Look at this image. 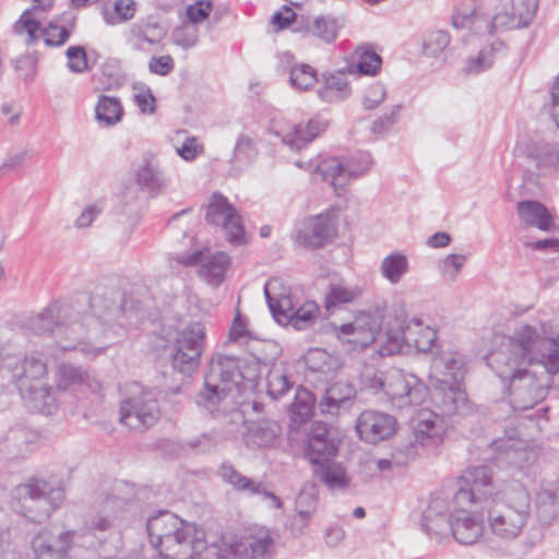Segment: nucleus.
<instances>
[{"instance_id": "nucleus-1", "label": "nucleus", "mask_w": 559, "mask_h": 559, "mask_svg": "<svg viewBox=\"0 0 559 559\" xmlns=\"http://www.w3.org/2000/svg\"><path fill=\"white\" fill-rule=\"evenodd\" d=\"M133 310L128 308L126 294L116 287L97 288L90 298V312H80L70 304L52 302L40 313L27 319V328L37 335L50 334L58 346L96 357L108 345L102 344L110 332L123 324L118 320Z\"/></svg>"}, {"instance_id": "nucleus-2", "label": "nucleus", "mask_w": 559, "mask_h": 559, "mask_svg": "<svg viewBox=\"0 0 559 559\" xmlns=\"http://www.w3.org/2000/svg\"><path fill=\"white\" fill-rule=\"evenodd\" d=\"M489 498V468L487 459L479 465L467 467L456 480V489L449 502L435 496L423 514L421 527L430 537H440L450 531L463 545L476 543L483 535V515H469L473 504Z\"/></svg>"}, {"instance_id": "nucleus-3", "label": "nucleus", "mask_w": 559, "mask_h": 559, "mask_svg": "<svg viewBox=\"0 0 559 559\" xmlns=\"http://www.w3.org/2000/svg\"><path fill=\"white\" fill-rule=\"evenodd\" d=\"M514 355L520 356L521 361L514 364L508 374L498 376L501 378V384L508 391L513 388L514 395H520V390L527 388L530 391L536 388L535 377L521 365L527 362L532 365L538 362L544 366L548 373L559 371V336L556 338L539 337L536 331L531 326H524L518 334L514 345Z\"/></svg>"}, {"instance_id": "nucleus-4", "label": "nucleus", "mask_w": 559, "mask_h": 559, "mask_svg": "<svg viewBox=\"0 0 559 559\" xmlns=\"http://www.w3.org/2000/svg\"><path fill=\"white\" fill-rule=\"evenodd\" d=\"M159 335L166 343L165 349L174 370L191 374L199 368L206 341L203 322L192 321L177 326L165 324L160 328Z\"/></svg>"}, {"instance_id": "nucleus-5", "label": "nucleus", "mask_w": 559, "mask_h": 559, "mask_svg": "<svg viewBox=\"0 0 559 559\" xmlns=\"http://www.w3.org/2000/svg\"><path fill=\"white\" fill-rule=\"evenodd\" d=\"M17 490L24 515L37 523L47 520L66 499L64 489L59 484L37 477L29 478Z\"/></svg>"}, {"instance_id": "nucleus-6", "label": "nucleus", "mask_w": 559, "mask_h": 559, "mask_svg": "<svg viewBox=\"0 0 559 559\" xmlns=\"http://www.w3.org/2000/svg\"><path fill=\"white\" fill-rule=\"evenodd\" d=\"M399 331L396 334L386 332V343L379 348L381 356H391L401 350L402 342L413 346L419 353H428L437 341V331L425 324L420 318L397 319Z\"/></svg>"}, {"instance_id": "nucleus-7", "label": "nucleus", "mask_w": 559, "mask_h": 559, "mask_svg": "<svg viewBox=\"0 0 559 559\" xmlns=\"http://www.w3.org/2000/svg\"><path fill=\"white\" fill-rule=\"evenodd\" d=\"M160 416L159 403L152 390H142L120 404V421L132 430L145 431L153 427Z\"/></svg>"}, {"instance_id": "nucleus-8", "label": "nucleus", "mask_w": 559, "mask_h": 559, "mask_svg": "<svg viewBox=\"0 0 559 559\" xmlns=\"http://www.w3.org/2000/svg\"><path fill=\"white\" fill-rule=\"evenodd\" d=\"M383 319V308L361 311L353 322L340 326L338 336L346 337L345 341L352 344L354 349H365L378 338H386V332L382 334Z\"/></svg>"}, {"instance_id": "nucleus-9", "label": "nucleus", "mask_w": 559, "mask_h": 559, "mask_svg": "<svg viewBox=\"0 0 559 559\" xmlns=\"http://www.w3.org/2000/svg\"><path fill=\"white\" fill-rule=\"evenodd\" d=\"M264 296L273 318L280 324H290L294 329L302 331L317 321L319 306L314 301H307L295 308L290 296L274 297L267 286L264 287Z\"/></svg>"}, {"instance_id": "nucleus-10", "label": "nucleus", "mask_w": 559, "mask_h": 559, "mask_svg": "<svg viewBox=\"0 0 559 559\" xmlns=\"http://www.w3.org/2000/svg\"><path fill=\"white\" fill-rule=\"evenodd\" d=\"M205 219L209 224L221 227L226 240L235 246L245 243L246 235L241 216L221 192H214L206 205Z\"/></svg>"}, {"instance_id": "nucleus-11", "label": "nucleus", "mask_w": 559, "mask_h": 559, "mask_svg": "<svg viewBox=\"0 0 559 559\" xmlns=\"http://www.w3.org/2000/svg\"><path fill=\"white\" fill-rule=\"evenodd\" d=\"M372 159L368 153H359L345 163L337 157H330L317 165L316 171L324 181L330 182L335 191L344 190L349 179L366 174Z\"/></svg>"}, {"instance_id": "nucleus-12", "label": "nucleus", "mask_w": 559, "mask_h": 559, "mask_svg": "<svg viewBox=\"0 0 559 559\" xmlns=\"http://www.w3.org/2000/svg\"><path fill=\"white\" fill-rule=\"evenodd\" d=\"M385 394L399 407L420 405L428 395V388L415 374L394 370L388 374Z\"/></svg>"}, {"instance_id": "nucleus-13", "label": "nucleus", "mask_w": 559, "mask_h": 559, "mask_svg": "<svg viewBox=\"0 0 559 559\" xmlns=\"http://www.w3.org/2000/svg\"><path fill=\"white\" fill-rule=\"evenodd\" d=\"M162 559H197L203 550H207L205 540L198 537V532L191 524L153 545Z\"/></svg>"}, {"instance_id": "nucleus-14", "label": "nucleus", "mask_w": 559, "mask_h": 559, "mask_svg": "<svg viewBox=\"0 0 559 559\" xmlns=\"http://www.w3.org/2000/svg\"><path fill=\"white\" fill-rule=\"evenodd\" d=\"M76 536L73 530L41 528L32 539L34 559H67Z\"/></svg>"}, {"instance_id": "nucleus-15", "label": "nucleus", "mask_w": 559, "mask_h": 559, "mask_svg": "<svg viewBox=\"0 0 559 559\" xmlns=\"http://www.w3.org/2000/svg\"><path fill=\"white\" fill-rule=\"evenodd\" d=\"M246 361L236 356L215 354L212 356L204 372V379L214 382L231 393L243 385L247 376L243 372Z\"/></svg>"}, {"instance_id": "nucleus-16", "label": "nucleus", "mask_w": 559, "mask_h": 559, "mask_svg": "<svg viewBox=\"0 0 559 559\" xmlns=\"http://www.w3.org/2000/svg\"><path fill=\"white\" fill-rule=\"evenodd\" d=\"M431 401L436 415L442 417L465 416L475 412L461 384L450 383L447 379H438V384L431 391Z\"/></svg>"}, {"instance_id": "nucleus-17", "label": "nucleus", "mask_w": 559, "mask_h": 559, "mask_svg": "<svg viewBox=\"0 0 559 559\" xmlns=\"http://www.w3.org/2000/svg\"><path fill=\"white\" fill-rule=\"evenodd\" d=\"M516 506L495 504L496 515L491 522V531L504 538H514L524 526L527 519L528 495L525 490L514 491Z\"/></svg>"}, {"instance_id": "nucleus-18", "label": "nucleus", "mask_w": 559, "mask_h": 559, "mask_svg": "<svg viewBox=\"0 0 559 559\" xmlns=\"http://www.w3.org/2000/svg\"><path fill=\"white\" fill-rule=\"evenodd\" d=\"M536 460V452L526 441L515 438L513 435L507 439L498 438L491 442V462L496 465H509L515 468H524Z\"/></svg>"}, {"instance_id": "nucleus-19", "label": "nucleus", "mask_w": 559, "mask_h": 559, "mask_svg": "<svg viewBox=\"0 0 559 559\" xmlns=\"http://www.w3.org/2000/svg\"><path fill=\"white\" fill-rule=\"evenodd\" d=\"M47 372L46 364L35 357H25L21 365V371L15 373L20 390H26L35 394L36 397L44 400V407L47 413H51L55 405L53 388L37 386Z\"/></svg>"}, {"instance_id": "nucleus-20", "label": "nucleus", "mask_w": 559, "mask_h": 559, "mask_svg": "<svg viewBox=\"0 0 559 559\" xmlns=\"http://www.w3.org/2000/svg\"><path fill=\"white\" fill-rule=\"evenodd\" d=\"M55 390L58 393H70L79 397V394L98 392L100 383L83 367L63 362L56 373Z\"/></svg>"}, {"instance_id": "nucleus-21", "label": "nucleus", "mask_w": 559, "mask_h": 559, "mask_svg": "<svg viewBox=\"0 0 559 559\" xmlns=\"http://www.w3.org/2000/svg\"><path fill=\"white\" fill-rule=\"evenodd\" d=\"M396 425V419L392 415L367 409L358 416L355 428L361 440L376 444L393 436Z\"/></svg>"}, {"instance_id": "nucleus-22", "label": "nucleus", "mask_w": 559, "mask_h": 559, "mask_svg": "<svg viewBox=\"0 0 559 559\" xmlns=\"http://www.w3.org/2000/svg\"><path fill=\"white\" fill-rule=\"evenodd\" d=\"M167 35V28L157 15H148L133 23L126 34L127 44L138 51H147L145 45L157 46Z\"/></svg>"}, {"instance_id": "nucleus-23", "label": "nucleus", "mask_w": 559, "mask_h": 559, "mask_svg": "<svg viewBox=\"0 0 559 559\" xmlns=\"http://www.w3.org/2000/svg\"><path fill=\"white\" fill-rule=\"evenodd\" d=\"M538 8L537 0H521L514 4L507 2L496 8V13L491 17V28H520L527 26L535 17Z\"/></svg>"}, {"instance_id": "nucleus-24", "label": "nucleus", "mask_w": 559, "mask_h": 559, "mask_svg": "<svg viewBox=\"0 0 559 559\" xmlns=\"http://www.w3.org/2000/svg\"><path fill=\"white\" fill-rule=\"evenodd\" d=\"M336 224L331 214H320L309 219L307 227L299 230L296 242L306 249H318L332 241L336 235Z\"/></svg>"}, {"instance_id": "nucleus-25", "label": "nucleus", "mask_w": 559, "mask_h": 559, "mask_svg": "<svg viewBox=\"0 0 559 559\" xmlns=\"http://www.w3.org/2000/svg\"><path fill=\"white\" fill-rule=\"evenodd\" d=\"M328 128V121L321 117H313L307 122H300L289 126L276 132L282 142L292 150L299 151L316 138L323 133Z\"/></svg>"}, {"instance_id": "nucleus-26", "label": "nucleus", "mask_w": 559, "mask_h": 559, "mask_svg": "<svg viewBox=\"0 0 559 559\" xmlns=\"http://www.w3.org/2000/svg\"><path fill=\"white\" fill-rule=\"evenodd\" d=\"M135 181L141 190L155 198L167 188L169 178L160 168L155 156L152 153H146L142 164L135 170Z\"/></svg>"}, {"instance_id": "nucleus-27", "label": "nucleus", "mask_w": 559, "mask_h": 559, "mask_svg": "<svg viewBox=\"0 0 559 559\" xmlns=\"http://www.w3.org/2000/svg\"><path fill=\"white\" fill-rule=\"evenodd\" d=\"M356 397L355 386L347 381H337L324 392L319 407L323 414L341 415L348 413Z\"/></svg>"}, {"instance_id": "nucleus-28", "label": "nucleus", "mask_w": 559, "mask_h": 559, "mask_svg": "<svg viewBox=\"0 0 559 559\" xmlns=\"http://www.w3.org/2000/svg\"><path fill=\"white\" fill-rule=\"evenodd\" d=\"M313 478L330 491H344L350 485V477L342 463L334 459L312 465Z\"/></svg>"}, {"instance_id": "nucleus-29", "label": "nucleus", "mask_w": 559, "mask_h": 559, "mask_svg": "<svg viewBox=\"0 0 559 559\" xmlns=\"http://www.w3.org/2000/svg\"><path fill=\"white\" fill-rule=\"evenodd\" d=\"M230 263L229 257L225 252H216L205 261L203 253L195 251L185 261L187 265L201 264V275L211 284L219 285L224 277L226 270Z\"/></svg>"}, {"instance_id": "nucleus-30", "label": "nucleus", "mask_w": 559, "mask_h": 559, "mask_svg": "<svg viewBox=\"0 0 559 559\" xmlns=\"http://www.w3.org/2000/svg\"><path fill=\"white\" fill-rule=\"evenodd\" d=\"M189 525L176 514L169 511H159L157 514L148 518L146 530L151 545H160L165 537L177 533V531Z\"/></svg>"}, {"instance_id": "nucleus-31", "label": "nucleus", "mask_w": 559, "mask_h": 559, "mask_svg": "<svg viewBox=\"0 0 559 559\" xmlns=\"http://www.w3.org/2000/svg\"><path fill=\"white\" fill-rule=\"evenodd\" d=\"M516 212L521 222L527 226H535L544 231H548L555 226L551 214L538 201H520L516 204Z\"/></svg>"}, {"instance_id": "nucleus-32", "label": "nucleus", "mask_w": 559, "mask_h": 559, "mask_svg": "<svg viewBox=\"0 0 559 559\" xmlns=\"http://www.w3.org/2000/svg\"><path fill=\"white\" fill-rule=\"evenodd\" d=\"M452 26L456 29L472 28L474 31L489 29L486 14L479 11L476 0H464L452 15Z\"/></svg>"}, {"instance_id": "nucleus-33", "label": "nucleus", "mask_w": 559, "mask_h": 559, "mask_svg": "<svg viewBox=\"0 0 559 559\" xmlns=\"http://www.w3.org/2000/svg\"><path fill=\"white\" fill-rule=\"evenodd\" d=\"M281 431V426L271 419L250 421L247 426L245 440L251 447H270L280 437Z\"/></svg>"}, {"instance_id": "nucleus-34", "label": "nucleus", "mask_w": 559, "mask_h": 559, "mask_svg": "<svg viewBox=\"0 0 559 559\" xmlns=\"http://www.w3.org/2000/svg\"><path fill=\"white\" fill-rule=\"evenodd\" d=\"M432 369L450 383L461 384L465 373V358L457 353H439L432 358Z\"/></svg>"}, {"instance_id": "nucleus-35", "label": "nucleus", "mask_w": 559, "mask_h": 559, "mask_svg": "<svg viewBox=\"0 0 559 559\" xmlns=\"http://www.w3.org/2000/svg\"><path fill=\"white\" fill-rule=\"evenodd\" d=\"M228 395L226 389L204 379L203 388L194 396V403L201 413L214 415Z\"/></svg>"}, {"instance_id": "nucleus-36", "label": "nucleus", "mask_w": 559, "mask_h": 559, "mask_svg": "<svg viewBox=\"0 0 559 559\" xmlns=\"http://www.w3.org/2000/svg\"><path fill=\"white\" fill-rule=\"evenodd\" d=\"M296 24L298 29H302L326 43H332L337 35V23L336 20L332 17L318 16L316 19H311L309 16L301 15L300 20H296Z\"/></svg>"}, {"instance_id": "nucleus-37", "label": "nucleus", "mask_w": 559, "mask_h": 559, "mask_svg": "<svg viewBox=\"0 0 559 559\" xmlns=\"http://www.w3.org/2000/svg\"><path fill=\"white\" fill-rule=\"evenodd\" d=\"M123 107L119 98L100 95L95 106V119L102 127H112L121 121Z\"/></svg>"}, {"instance_id": "nucleus-38", "label": "nucleus", "mask_w": 559, "mask_h": 559, "mask_svg": "<svg viewBox=\"0 0 559 559\" xmlns=\"http://www.w3.org/2000/svg\"><path fill=\"white\" fill-rule=\"evenodd\" d=\"M361 296L358 287H346L342 284H330L324 293L323 306L332 313L343 305L350 304Z\"/></svg>"}, {"instance_id": "nucleus-39", "label": "nucleus", "mask_w": 559, "mask_h": 559, "mask_svg": "<svg viewBox=\"0 0 559 559\" xmlns=\"http://www.w3.org/2000/svg\"><path fill=\"white\" fill-rule=\"evenodd\" d=\"M318 93L323 100L330 103L347 97L350 94V88L345 73L336 72L325 76L324 85Z\"/></svg>"}, {"instance_id": "nucleus-40", "label": "nucleus", "mask_w": 559, "mask_h": 559, "mask_svg": "<svg viewBox=\"0 0 559 559\" xmlns=\"http://www.w3.org/2000/svg\"><path fill=\"white\" fill-rule=\"evenodd\" d=\"M259 154L257 141L247 133H241L236 140L230 163L235 167H243L253 163Z\"/></svg>"}, {"instance_id": "nucleus-41", "label": "nucleus", "mask_w": 559, "mask_h": 559, "mask_svg": "<svg viewBox=\"0 0 559 559\" xmlns=\"http://www.w3.org/2000/svg\"><path fill=\"white\" fill-rule=\"evenodd\" d=\"M219 477L238 491H247L249 493H260L261 484L254 483L252 479L240 474L236 467L229 463L224 462L218 468Z\"/></svg>"}, {"instance_id": "nucleus-42", "label": "nucleus", "mask_w": 559, "mask_h": 559, "mask_svg": "<svg viewBox=\"0 0 559 559\" xmlns=\"http://www.w3.org/2000/svg\"><path fill=\"white\" fill-rule=\"evenodd\" d=\"M313 404L314 399L309 390H298L289 409L292 421L296 425L307 423L313 414Z\"/></svg>"}, {"instance_id": "nucleus-43", "label": "nucleus", "mask_w": 559, "mask_h": 559, "mask_svg": "<svg viewBox=\"0 0 559 559\" xmlns=\"http://www.w3.org/2000/svg\"><path fill=\"white\" fill-rule=\"evenodd\" d=\"M337 452V440H308L306 456L312 466L324 461L333 460Z\"/></svg>"}, {"instance_id": "nucleus-44", "label": "nucleus", "mask_w": 559, "mask_h": 559, "mask_svg": "<svg viewBox=\"0 0 559 559\" xmlns=\"http://www.w3.org/2000/svg\"><path fill=\"white\" fill-rule=\"evenodd\" d=\"M382 276L391 284H397L408 271V261L402 253H392L385 257L380 266Z\"/></svg>"}, {"instance_id": "nucleus-45", "label": "nucleus", "mask_w": 559, "mask_h": 559, "mask_svg": "<svg viewBox=\"0 0 559 559\" xmlns=\"http://www.w3.org/2000/svg\"><path fill=\"white\" fill-rule=\"evenodd\" d=\"M289 82L297 90L308 91L318 82V73L310 64H296L290 69Z\"/></svg>"}, {"instance_id": "nucleus-46", "label": "nucleus", "mask_w": 559, "mask_h": 559, "mask_svg": "<svg viewBox=\"0 0 559 559\" xmlns=\"http://www.w3.org/2000/svg\"><path fill=\"white\" fill-rule=\"evenodd\" d=\"M442 432V427L432 418H421L414 427L415 441L423 445L438 442Z\"/></svg>"}, {"instance_id": "nucleus-47", "label": "nucleus", "mask_w": 559, "mask_h": 559, "mask_svg": "<svg viewBox=\"0 0 559 559\" xmlns=\"http://www.w3.org/2000/svg\"><path fill=\"white\" fill-rule=\"evenodd\" d=\"M450 40L451 37L447 31H430L423 39V53L428 57H436L449 46Z\"/></svg>"}, {"instance_id": "nucleus-48", "label": "nucleus", "mask_w": 559, "mask_h": 559, "mask_svg": "<svg viewBox=\"0 0 559 559\" xmlns=\"http://www.w3.org/2000/svg\"><path fill=\"white\" fill-rule=\"evenodd\" d=\"M224 441L223 435L217 430L201 433L185 442V445L200 453L210 452Z\"/></svg>"}, {"instance_id": "nucleus-49", "label": "nucleus", "mask_w": 559, "mask_h": 559, "mask_svg": "<svg viewBox=\"0 0 559 559\" xmlns=\"http://www.w3.org/2000/svg\"><path fill=\"white\" fill-rule=\"evenodd\" d=\"M171 40L175 45L190 49L194 47L199 41V28L191 23H182L176 26L171 32Z\"/></svg>"}, {"instance_id": "nucleus-50", "label": "nucleus", "mask_w": 559, "mask_h": 559, "mask_svg": "<svg viewBox=\"0 0 559 559\" xmlns=\"http://www.w3.org/2000/svg\"><path fill=\"white\" fill-rule=\"evenodd\" d=\"M41 35L47 46H61L69 39L71 29L57 21H51L41 29Z\"/></svg>"}, {"instance_id": "nucleus-51", "label": "nucleus", "mask_w": 559, "mask_h": 559, "mask_svg": "<svg viewBox=\"0 0 559 559\" xmlns=\"http://www.w3.org/2000/svg\"><path fill=\"white\" fill-rule=\"evenodd\" d=\"M465 261L466 257L464 254H449L439 262L438 270L443 278L453 282L456 280Z\"/></svg>"}, {"instance_id": "nucleus-52", "label": "nucleus", "mask_w": 559, "mask_h": 559, "mask_svg": "<svg viewBox=\"0 0 559 559\" xmlns=\"http://www.w3.org/2000/svg\"><path fill=\"white\" fill-rule=\"evenodd\" d=\"M382 66V58L374 51L365 50L356 63L357 72L361 75H376Z\"/></svg>"}, {"instance_id": "nucleus-53", "label": "nucleus", "mask_w": 559, "mask_h": 559, "mask_svg": "<svg viewBox=\"0 0 559 559\" xmlns=\"http://www.w3.org/2000/svg\"><path fill=\"white\" fill-rule=\"evenodd\" d=\"M205 551L215 555L216 559H251L248 551V546L245 543L225 545L218 549L212 546L207 547V550Z\"/></svg>"}, {"instance_id": "nucleus-54", "label": "nucleus", "mask_w": 559, "mask_h": 559, "mask_svg": "<svg viewBox=\"0 0 559 559\" xmlns=\"http://www.w3.org/2000/svg\"><path fill=\"white\" fill-rule=\"evenodd\" d=\"M40 29V23L38 20L31 17V10H26L14 24V32L19 35L27 33L26 43L33 44L37 40V32Z\"/></svg>"}, {"instance_id": "nucleus-55", "label": "nucleus", "mask_w": 559, "mask_h": 559, "mask_svg": "<svg viewBox=\"0 0 559 559\" xmlns=\"http://www.w3.org/2000/svg\"><path fill=\"white\" fill-rule=\"evenodd\" d=\"M386 97V90L383 84L374 82L364 93L361 105L366 110L378 108Z\"/></svg>"}, {"instance_id": "nucleus-56", "label": "nucleus", "mask_w": 559, "mask_h": 559, "mask_svg": "<svg viewBox=\"0 0 559 559\" xmlns=\"http://www.w3.org/2000/svg\"><path fill=\"white\" fill-rule=\"evenodd\" d=\"M402 105H394L390 111L384 112L372 121L370 131L373 134L388 132L400 119Z\"/></svg>"}, {"instance_id": "nucleus-57", "label": "nucleus", "mask_w": 559, "mask_h": 559, "mask_svg": "<svg viewBox=\"0 0 559 559\" xmlns=\"http://www.w3.org/2000/svg\"><path fill=\"white\" fill-rule=\"evenodd\" d=\"M295 504L298 515L307 521L317 510L318 497L313 491L301 490L296 498Z\"/></svg>"}, {"instance_id": "nucleus-58", "label": "nucleus", "mask_w": 559, "mask_h": 559, "mask_svg": "<svg viewBox=\"0 0 559 559\" xmlns=\"http://www.w3.org/2000/svg\"><path fill=\"white\" fill-rule=\"evenodd\" d=\"M212 10L213 2L211 0H198L187 7V21L197 26L209 17Z\"/></svg>"}, {"instance_id": "nucleus-59", "label": "nucleus", "mask_w": 559, "mask_h": 559, "mask_svg": "<svg viewBox=\"0 0 559 559\" xmlns=\"http://www.w3.org/2000/svg\"><path fill=\"white\" fill-rule=\"evenodd\" d=\"M68 68L74 73H82L87 70V56L82 46H71L67 49Z\"/></svg>"}, {"instance_id": "nucleus-60", "label": "nucleus", "mask_w": 559, "mask_h": 559, "mask_svg": "<svg viewBox=\"0 0 559 559\" xmlns=\"http://www.w3.org/2000/svg\"><path fill=\"white\" fill-rule=\"evenodd\" d=\"M290 388L287 376L278 371H271L267 377V393L274 400L282 397Z\"/></svg>"}, {"instance_id": "nucleus-61", "label": "nucleus", "mask_w": 559, "mask_h": 559, "mask_svg": "<svg viewBox=\"0 0 559 559\" xmlns=\"http://www.w3.org/2000/svg\"><path fill=\"white\" fill-rule=\"evenodd\" d=\"M330 360V355L321 349L311 350L306 357L308 368L319 373H328L331 370Z\"/></svg>"}, {"instance_id": "nucleus-62", "label": "nucleus", "mask_w": 559, "mask_h": 559, "mask_svg": "<svg viewBox=\"0 0 559 559\" xmlns=\"http://www.w3.org/2000/svg\"><path fill=\"white\" fill-rule=\"evenodd\" d=\"M273 544V538L267 534L254 538L251 543L247 545L251 559H264L266 556L270 555V550Z\"/></svg>"}, {"instance_id": "nucleus-63", "label": "nucleus", "mask_w": 559, "mask_h": 559, "mask_svg": "<svg viewBox=\"0 0 559 559\" xmlns=\"http://www.w3.org/2000/svg\"><path fill=\"white\" fill-rule=\"evenodd\" d=\"M175 69V61L171 56H153L148 61V70L153 74L160 76L168 75Z\"/></svg>"}, {"instance_id": "nucleus-64", "label": "nucleus", "mask_w": 559, "mask_h": 559, "mask_svg": "<svg viewBox=\"0 0 559 559\" xmlns=\"http://www.w3.org/2000/svg\"><path fill=\"white\" fill-rule=\"evenodd\" d=\"M250 336L251 333L247 329V323L245 319L239 313H237L229 329L228 340L230 342H239L242 338H247Z\"/></svg>"}]
</instances>
